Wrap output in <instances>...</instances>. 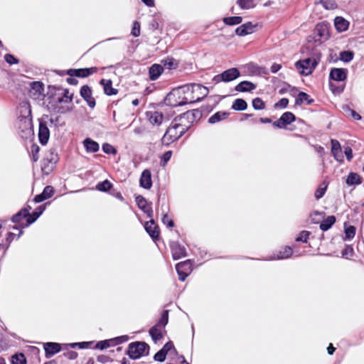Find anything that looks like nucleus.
<instances>
[{
  "label": "nucleus",
  "instance_id": "obj_1",
  "mask_svg": "<svg viewBox=\"0 0 364 364\" xmlns=\"http://www.w3.org/2000/svg\"><path fill=\"white\" fill-rule=\"evenodd\" d=\"M20 114L17 122L19 134L23 139H29L33 135L31 109L29 104L23 102L20 106Z\"/></svg>",
  "mask_w": 364,
  "mask_h": 364
},
{
  "label": "nucleus",
  "instance_id": "obj_2",
  "mask_svg": "<svg viewBox=\"0 0 364 364\" xmlns=\"http://www.w3.org/2000/svg\"><path fill=\"white\" fill-rule=\"evenodd\" d=\"M189 124L178 120V117H176L166 129L164 135L161 139L163 145L168 146L173 141L181 137L188 129Z\"/></svg>",
  "mask_w": 364,
  "mask_h": 364
},
{
  "label": "nucleus",
  "instance_id": "obj_3",
  "mask_svg": "<svg viewBox=\"0 0 364 364\" xmlns=\"http://www.w3.org/2000/svg\"><path fill=\"white\" fill-rule=\"evenodd\" d=\"M183 87H190V92L184 91L182 95L183 101H187V104L198 102L208 93L207 87L199 84L186 85Z\"/></svg>",
  "mask_w": 364,
  "mask_h": 364
},
{
  "label": "nucleus",
  "instance_id": "obj_4",
  "mask_svg": "<svg viewBox=\"0 0 364 364\" xmlns=\"http://www.w3.org/2000/svg\"><path fill=\"white\" fill-rule=\"evenodd\" d=\"M190 92L189 87H181L169 92L165 97V104L171 107L182 106L187 104V101H183V92Z\"/></svg>",
  "mask_w": 364,
  "mask_h": 364
},
{
  "label": "nucleus",
  "instance_id": "obj_5",
  "mask_svg": "<svg viewBox=\"0 0 364 364\" xmlns=\"http://www.w3.org/2000/svg\"><path fill=\"white\" fill-rule=\"evenodd\" d=\"M149 346L144 342L136 341L129 343L127 355L136 360L149 354Z\"/></svg>",
  "mask_w": 364,
  "mask_h": 364
},
{
  "label": "nucleus",
  "instance_id": "obj_6",
  "mask_svg": "<svg viewBox=\"0 0 364 364\" xmlns=\"http://www.w3.org/2000/svg\"><path fill=\"white\" fill-rule=\"evenodd\" d=\"M295 65L301 74L308 75L312 73L316 65V63L314 59L306 58L296 62Z\"/></svg>",
  "mask_w": 364,
  "mask_h": 364
},
{
  "label": "nucleus",
  "instance_id": "obj_7",
  "mask_svg": "<svg viewBox=\"0 0 364 364\" xmlns=\"http://www.w3.org/2000/svg\"><path fill=\"white\" fill-rule=\"evenodd\" d=\"M179 279L184 281L192 271V264L190 260L179 262L176 266Z\"/></svg>",
  "mask_w": 364,
  "mask_h": 364
},
{
  "label": "nucleus",
  "instance_id": "obj_8",
  "mask_svg": "<svg viewBox=\"0 0 364 364\" xmlns=\"http://www.w3.org/2000/svg\"><path fill=\"white\" fill-rule=\"evenodd\" d=\"M201 116V112L198 109H193L188 111L186 113L178 116V120H182L183 122L188 123L189 127L192 124Z\"/></svg>",
  "mask_w": 364,
  "mask_h": 364
},
{
  "label": "nucleus",
  "instance_id": "obj_9",
  "mask_svg": "<svg viewBox=\"0 0 364 364\" xmlns=\"http://www.w3.org/2000/svg\"><path fill=\"white\" fill-rule=\"evenodd\" d=\"M295 120V116L290 112H284L281 117L273 123V126L277 128H285L287 125L289 124Z\"/></svg>",
  "mask_w": 364,
  "mask_h": 364
},
{
  "label": "nucleus",
  "instance_id": "obj_10",
  "mask_svg": "<svg viewBox=\"0 0 364 364\" xmlns=\"http://www.w3.org/2000/svg\"><path fill=\"white\" fill-rule=\"evenodd\" d=\"M97 68L95 67L90 68H81V69H70L68 70L67 74L70 77L77 76L80 77H86L89 75L96 73Z\"/></svg>",
  "mask_w": 364,
  "mask_h": 364
},
{
  "label": "nucleus",
  "instance_id": "obj_11",
  "mask_svg": "<svg viewBox=\"0 0 364 364\" xmlns=\"http://www.w3.org/2000/svg\"><path fill=\"white\" fill-rule=\"evenodd\" d=\"M331 154L338 162L342 163L343 162V152L342 151L341 146L339 141L336 139H331Z\"/></svg>",
  "mask_w": 364,
  "mask_h": 364
},
{
  "label": "nucleus",
  "instance_id": "obj_12",
  "mask_svg": "<svg viewBox=\"0 0 364 364\" xmlns=\"http://www.w3.org/2000/svg\"><path fill=\"white\" fill-rule=\"evenodd\" d=\"M240 76V72L237 68H230L221 73L220 75H218L215 77H220L223 82H230L235 80Z\"/></svg>",
  "mask_w": 364,
  "mask_h": 364
},
{
  "label": "nucleus",
  "instance_id": "obj_13",
  "mask_svg": "<svg viewBox=\"0 0 364 364\" xmlns=\"http://www.w3.org/2000/svg\"><path fill=\"white\" fill-rule=\"evenodd\" d=\"M136 202L138 207L142 210L149 218H151L153 217L152 208L143 196H139L136 197Z\"/></svg>",
  "mask_w": 364,
  "mask_h": 364
},
{
  "label": "nucleus",
  "instance_id": "obj_14",
  "mask_svg": "<svg viewBox=\"0 0 364 364\" xmlns=\"http://www.w3.org/2000/svg\"><path fill=\"white\" fill-rule=\"evenodd\" d=\"M171 253L173 259H179L186 256V251L183 246L178 242H172L171 245Z\"/></svg>",
  "mask_w": 364,
  "mask_h": 364
},
{
  "label": "nucleus",
  "instance_id": "obj_15",
  "mask_svg": "<svg viewBox=\"0 0 364 364\" xmlns=\"http://www.w3.org/2000/svg\"><path fill=\"white\" fill-rule=\"evenodd\" d=\"M146 116L149 123L151 124L152 125L159 126L160 124H161L164 119V115L162 114V113L157 111L146 112Z\"/></svg>",
  "mask_w": 364,
  "mask_h": 364
},
{
  "label": "nucleus",
  "instance_id": "obj_16",
  "mask_svg": "<svg viewBox=\"0 0 364 364\" xmlns=\"http://www.w3.org/2000/svg\"><path fill=\"white\" fill-rule=\"evenodd\" d=\"M80 95L87 102L90 107H94L95 105V101L92 97V90L87 85H84L80 89Z\"/></svg>",
  "mask_w": 364,
  "mask_h": 364
},
{
  "label": "nucleus",
  "instance_id": "obj_17",
  "mask_svg": "<svg viewBox=\"0 0 364 364\" xmlns=\"http://www.w3.org/2000/svg\"><path fill=\"white\" fill-rule=\"evenodd\" d=\"M140 186L146 189H149L152 186L151 173L149 169H145L141 173L139 179Z\"/></svg>",
  "mask_w": 364,
  "mask_h": 364
},
{
  "label": "nucleus",
  "instance_id": "obj_18",
  "mask_svg": "<svg viewBox=\"0 0 364 364\" xmlns=\"http://www.w3.org/2000/svg\"><path fill=\"white\" fill-rule=\"evenodd\" d=\"M50 136V132L47 125L43 122H40L38 137L41 144L45 145L47 144Z\"/></svg>",
  "mask_w": 364,
  "mask_h": 364
},
{
  "label": "nucleus",
  "instance_id": "obj_19",
  "mask_svg": "<svg viewBox=\"0 0 364 364\" xmlns=\"http://www.w3.org/2000/svg\"><path fill=\"white\" fill-rule=\"evenodd\" d=\"M144 228L147 233L153 238L154 240L157 239L159 236V231L157 225L155 224L154 220H151L146 222L144 225Z\"/></svg>",
  "mask_w": 364,
  "mask_h": 364
},
{
  "label": "nucleus",
  "instance_id": "obj_20",
  "mask_svg": "<svg viewBox=\"0 0 364 364\" xmlns=\"http://www.w3.org/2000/svg\"><path fill=\"white\" fill-rule=\"evenodd\" d=\"M347 77V70L343 68H333L330 72V78L336 81H343Z\"/></svg>",
  "mask_w": 364,
  "mask_h": 364
},
{
  "label": "nucleus",
  "instance_id": "obj_21",
  "mask_svg": "<svg viewBox=\"0 0 364 364\" xmlns=\"http://www.w3.org/2000/svg\"><path fill=\"white\" fill-rule=\"evenodd\" d=\"M53 193H54L53 188L50 186H47L44 188L43 192L41 194L37 195L34 198V201L36 203H41L46 199H48L50 197H52Z\"/></svg>",
  "mask_w": 364,
  "mask_h": 364
},
{
  "label": "nucleus",
  "instance_id": "obj_22",
  "mask_svg": "<svg viewBox=\"0 0 364 364\" xmlns=\"http://www.w3.org/2000/svg\"><path fill=\"white\" fill-rule=\"evenodd\" d=\"M254 28L255 26L251 22H247L237 27L235 33L240 36H244L253 33Z\"/></svg>",
  "mask_w": 364,
  "mask_h": 364
},
{
  "label": "nucleus",
  "instance_id": "obj_23",
  "mask_svg": "<svg viewBox=\"0 0 364 364\" xmlns=\"http://www.w3.org/2000/svg\"><path fill=\"white\" fill-rule=\"evenodd\" d=\"M82 144L86 151L88 153H95L99 151V144L90 138H86Z\"/></svg>",
  "mask_w": 364,
  "mask_h": 364
},
{
  "label": "nucleus",
  "instance_id": "obj_24",
  "mask_svg": "<svg viewBox=\"0 0 364 364\" xmlns=\"http://www.w3.org/2000/svg\"><path fill=\"white\" fill-rule=\"evenodd\" d=\"M44 349L47 357L53 355L54 354L60 351V346L57 343H46L44 344Z\"/></svg>",
  "mask_w": 364,
  "mask_h": 364
},
{
  "label": "nucleus",
  "instance_id": "obj_25",
  "mask_svg": "<svg viewBox=\"0 0 364 364\" xmlns=\"http://www.w3.org/2000/svg\"><path fill=\"white\" fill-rule=\"evenodd\" d=\"M164 71V68L159 64H154L149 68V78L151 80H157Z\"/></svg>",
  "mask_w": 364,
  "mask_h": 364
},
{
  "label": "nucleus",
  "instance_id": "obj_26",
  "mask_svg": "<svg viewBox=\"0 0 364 364\" xmlns=\"http://www.w3.org/2000/svg\"><path fill=\"white\" fill-rule=\"evenodd\" d=\"M334 25L337 31H338L339 32H342L348 29L349 23L343 17L337 16L334 20Z\"/></svg>",
  "mask_w": 364,
  "mask_h": 364
},
{
  "label": "nucleus",
  "instance_id": "obj_27",
  "mask_svg": "<svg viewBox=\"0 0 364 364\" xmlns=\"http://www.w3.org/2000/svg\"><path fill=\"white\" fill-rule=\"evenodd\" d=\"M100 84L103 86L106 95H113L117 93V90L112 87V82L110 80L102 79Z\"/></svg>",
  "mask_w": 364,
  "mask_h": 364
},
{
  "label": "nucleus",
  "instance_id": "obj_28",
  "mask_svg": "<svg viewBox=\"0 0 364 364\" xmlns=\"http://www.w3.org/2000/svg\"><path fill=\"white\" fill-rule=\"evenodd\" d=\"M31 208L29 207L28 208H23L20 210L12 217V221L14 223H20L22 222L23 219H26V223L28 222V211Z\"/></svg>",
  "mask_w": 364,
  "mask_h": 364
},
{
  "label": "nucleus",
  "instance_id": "obj_29",
  "mask_svg": "<svg viewBox=\"0 0 364 364\" xmlns=\"http://www.w3.org/2000/svg\"><path fill=\"white\" fill-rule=\"evenodd\" d=\"M256 88V86L249 81H242L235 87L237 92H250Z\"/></svg>",
  "mask_w": 364,
  "mask_h": 364
},
{
  "label": "nucleus",
  "instance_id": "obj_30",
  "mask_svg": "<svg viewBox=\"0 0 364 364\" xmlns=\"http://www.w3.org/2000/svg\"><path fill=\"white\" fill-rule=\"evenodd\" d=\"M316 32L321 38L327 39L329 35L328 25L325 23L317 24L316 27Z\"/></svg>",
  "mask_w": 364,
  "mask_h": 364
},
{
  "label": "nucleus",
  "instance_id": "obj_31",
  "mask_svg": "<svg viewBox=\"0 0 364 364\" xmlns=\"http://www.w3.org/2000/svg\"><path fill=\"white\" fill-rule=\"evenodd\" d=\"M293 253V251H292V249L289 247V246H287V247H284L282 250H280L276 257H274L272 259H287V258H289V257L291 256Z\"/></svg>",
  "mask_w": 364,
  "mask_h": 364
},
{
  "label": "nucleus",
  "instance_id": "obj_32",
  "mask_svg": "<svg viewBox=\"0 0 364 364\" xmlns=\"http://www.w3.org/2000/svg\"><path fill=\"white\" fill-rule=\"evenodd\" d=\"M162 329L163 328L154 326L149 330V334L155 343L162 338Z\"/></svg>",
  "mask_w": 364,
  "mask_h": 364
},
{
  "label": "nucleus",
  "instance_id": "obj_33",
  "mask_svg": "<svg viewBox=\"0 0 364 364\" xmlns=\"http://www.w3.org/2000/svg\"><path fill=\"white\" fill-rule=\"evenodd\" d=\"M336 222V218L333 215L328 216L323 220L320 225V228L323 231L328 230Z\"/></svg>",
  "mask_w": 364,
  "mask_h": 364
},
{
  "label": "nucleus",
  "instance_id": "obj_34",
  "mask_svg": "<svg viewBox=\"0 0 364 364\" xmlns=\"http://www.w3.org/2000/svg\"><path fill=\"white\" fill-rule=\"evenodd\" d=\"M228 116V113L227 112H218L209 118L208 122L210 124H215L223 119H226Z\"/></svg>",
  "mask_w": 364,
  "mask_h": 364
},
{
  "label": "nucleus",
  "instance_id": "obj_35",
  "mask_svg": "<svg viewBox=\"0 0 364 364\" xmlns=\"http://www.w3.org/2000/svg\"><path fill=\"white\" fill-rule=\"evenodd\" d=\"M360 177L358 174L355 173H350L346 179V183L349 186L358 185L360 184Z\"/></svg>",
  "mask_w": 364,
  "mask_h": 364
},
{
  "label": "nucleus",
  "instance_id": "obj_36",
  "mask_svg": "<svg viewBox=\"0 0 364 364\" xmlns=\"http://www.w3.org/2000/svg\"><path fill=\"white\" fill-rule=\"evenodd\" d=\"M112 346H114V341L111 338V339L98 341L96 343L95 348L100 349V350H104V349L108 348Z\"/></svg>",
  "mask_w": 364,
  "mask_h": 364
},
{
  "label": "nucleus",
  "instance_id": "obj_37",
  "mask_svg": "<svg viewBox=\"0 0 364 364\" xmlns=\"http://www.w3.org/2000/svg\"><path fill=\"white\" fill-rule=\"evenodd\" d=\"M247 107V102L242 99H237L234 101L232 109L234 110L242 111L246 109Z\"/></svg>",
  "mask_w": 364,
  "mask_h": 364
},
{
  "label": "nucleus",
  "instance_id": "obj_38",
  "mask_svg": "<svg viewBox=\"0 0 364 364\" xmlns=\"http://www.w3.org/2000/svg\"><path fill=\"white\" fill-rule=\"evenodd\" d=\"M45 207H41V211L39 212H37V211H35L33 212L32 214H30L28 213V222L25 224V226H28L29 225H31V223H33V222H35L37 218L43 213V212L45 210Z\"/></svg>",
  "mask_w": 364,
  "mask_h": 364
},
{
  "label": "nucleus",
  "instance_id": "obj_39",
  "mask_svg": "<svg viewBox=\"0 0 364 364\" xmlns=\"http://www.w3.org/2000/svg\"><path fill=\"white\" fill-rule=\"evenodd\" d=\"M327 187H328V184L325 181H323L318 186V188L316 189V191H315V193H314V196L317 200L321 198L323 196V195L325 194L326 191L327 189Z\"/></svg>",
  "mask_w": 364,
  "mask_h": 364
},
{
  "label": "nucleus",
  "instance_id": "obj_40",
  "mask_svg": "<svg viewBox=\"0 0 364 364\" xmlns=\"http://www.w3.org/2000/svg\"><path fill=\"white\" fill-rule=\"evenodd\" d=\"M237 3L242 9H250L255 6L254 0H237Z\"/></svg>",
  "mask_w": 364,
  "mask_h": 364
},
{
  "label": "nucleus",
  "instance_id": "obj_41",
  "mask_svg": "<svg viewBox=\"0 0 364 364\" xmlns=\"http://www.w3.org/2000/svg\"><path fill=\"white\" fill-rule=\"evenodd\" d=\"M73 94L70 92L68 90H64L63 93V97H59L58 101L60 103H70L73 100Z\"/></svg>",
  "mask_w": 364,
  "mask_h": 364
},
{
  "label": "nucleus",
  "instance_id": "obj_42",
  "mask_svg": "<svg viewBox=\"0 0 364 364\" xmlns=\"http://www.w3.org/2000/svg\"><path fill=\"white\" fill-rule=\"evenodd\" d=\"M242 18L240 16H231L223 18V22L230 26L237 25L242 22Z\"/></svg>",
  "mask_w": 364,
  "mask_h": 364
},
{
  "label": "nucleus",
  "instance_id": "obj_43",
  "mask_svg": "<svg viewBox=\"0 0 364 364\" xmlns=\"http://www.w3.org/2000/svg\"><path fill=\"white\" fill-rule=\"evenodd\" d=\"M43 91V84L40 82L35 81L31 84V93L35 92L34 95H39Z\"/></svg>",
  "mask_w": 364,
  "mask_h": 364
},
{
  "label": "nucleus",
  "instance_id": "obj_44",
  "mask_svg": "<svg viewBox=\"0 0 364 364\" xmlns=\"http://www.w3.org/2000/svg\"><path fill=\"white\" fill-rule=\"evenodd\" d=\"M309 96L303 92H300L296 99V104L301 105L304 102H307L308 104H311L312 100H309Z\"/></svg>",
  "mask_w": 364,
  "mask_h": 364
},
{
  "label": "nucleus",
  "instance_id": "obj_45",
  "mask_svg": "<svg viewBox=\"0 0 364 364\" xmlns=\"http://www.w3.org/2000/svg\"><path fill=\"white\" fill-rule=\"evenodd\" d=\"M112 187V184L108 180H105L97 183L96 188L100 191H107L111 189Z\"/></svg>",
  "mask_w": 364,
  "mask_h": 364
},
{
  "label": "nucleus",
  "instance_id": "obj_46",
  "mask_svg": "<svg viewBox=\"0 0 364 364\" xmlns=\"http://www.w3.org/2000/svg\"><path fill=\"white\" fill-rule=\"evenodd\" d=\"M168 320V311L165 310L163 311L161 318L156 326H158L164 328L165 327V326L167 324Z\"/></svg>",
  "mask_w": 364,
  "mask_h": 364
},
{
  "label": "nucleus",
  "instance_id": "obj_47",
  "mask_svg": "<svg viewBox=\"0 0 364 364\" xmlns=\"http://www.w3.org/2000/svg\"><path fill=\"white\" fill-rule=\"evenodd\" d=\"M12 364H26V360L23 354H16L11 358Z\"/></svg>",
  "mask_w": 364,
  "mask_h": 364
},
{
  "label": "nucleus",
  "instance_id": "obj_48",
  "mask_svg": "<svg viewBox=\"0 0 364 364\" xmlns=\"http://www.w3.org/2000/svg\"><path fill=\"white\" fill-rule=\"evenodd\" d=\"M355 235V228L354 226H348L345 229V239L350 240L354 237Z\"/></svg>",
  "mask_w": 364,
  "mask_h": 364
},
{
  "label": "nucleus",
  "instance_id": "obj_49",
  "mask_svg": "<svg viewBox=\"0 0 364 364\" xmlns=\"http://www.w3.org/2000/svg\"><path fill=\"white\" fill-rule=\"evenodd\" d=\"M353 58V54L350 51H343L341 53V60L343 62H350Z\"/></svg>",
  "mask_w": 364,
  "mask_h": 364
},
{
  "label": "nucleus",
  "instance_id": "obj_50",
  "mask_svg": "<svg viewBox=\"0 0 364 364\" xmlns=\"http://www.w3.org/2000/svg\"><path fill=\"white\" fill-rule=\"evenodd\" d=\"M252 106L255 109H263L264 108V102L259 97H257L252 100Z\"/></svg>",
  "mask_w": 364,
  "mask_h": 364
},
{
  "label": "nucleus",
  "instance_id": "obj_51",
  "mask_svg": "<svg viewBox=\"0 0 364 364\" xmlns=\"http://www.w3.org/2000/svg\"><path fill=\"white\" fill-rule=\"evenodd\" d=\"M102 150L105 153L108 154H115L117 153V150L114 146L108 143H105L102 145Z\"/></svg>",
  "mask_w": 364,
  "mask_h": 364
},
{
  "label": "nucleus",
  "instance_id": "obj_52",
  "mask_svg": "<svg viewBox=\"0 0 364 364\" xmlns=\"http://www.w3.org/2000/svg\"><path fill=\"white\" fill-rule=\"evenodd\" d=\"M354 251L351 246L346 245L342 251V256L346 258H349L353 255Z\"/></svg>",
  "mask_w": 364,
  "mask_h": 364
},
{
  "label": "nucleus",
  "instance_id": "obj_53",
  "mask_svg": "<svg viewBox=\"0 0 364 364\" xmlns=\"http://www.w3.org/2000/svg\"><path fill=\"white\" fill-rule=\"evenodd\" d=\"M320 1L326 9H333L336 7L334 0H320Z\"/></svg>",
  "mask_w": 364,
  "mask_h": 364
},
{
  "label": "nucleus",
  "instance_id": "obj_54",
  "mask_svg": "<svg viewBox=\"0 0 364 364\" xmlns=\"http://www.w3.org/2000/svg\"><path fill=\"white\" fill-rule=\"evenodd\" d=\"M132 35L138 37L140 35V24L138 21H134L132 29Z\"/></svg>",
  "mask_w": 364,
  "mask_h": 364
},
{
  "label": "nucleus",
  "instance_id": "obj_55",
  "mask_svg": "<svg viewBox=\"0 0 364 364\" xmlns=\"http://www.w3.org/2000/svg\"><path fill=\"white\" fill-rule=\"evenodd\" d=\"M112 340L114 341V346H115L118 344L127 342L129 340V336H126V335L121 336H118V337L112 338Z\"/></svg>",
  "mask_w": 364,
  "mask_h": 364
},
{
  "label": "nucleus",
  "instance_id": "obj_56",
  "mask_svg": "<svg viewBox=\"0 0 364 364\" xmlns=\"http://www.w3.org/2000/svg\"><path fill=\"white\" fill-rule=\"evenodd\" d=\"M309 235V232L302 231L300 232L299 236L296 238V241L306 242Z\"/></svg>",
  "mask_w": 364,
  "mask_h": 364
},
{
  "label": "nucleus",
  "instance_id": "obj_57",
  "mask_svg": "<svg viewBox=\"0 0 364 364\" xmlns=\"http://www.w3.org/2000/svg\"><path fill=\"white\" fill-rule=\"evenodd\" d=\"M162 222L164 225H166L168 228H172L174 225L173 220L169 218L168 214L164 215L163 218H162Z\"/></svg>",
  "mask_w": 364,
  "mask_h": 364
},
{
  "label": "nucleus",
  "instance_id": "obj_58",
  "mask_svg": "<svg viewBox=\"0 0 364 364\" xmlns=\"http://www.w3.org/2000/svg\"><path fill=\"white\" fill-rule=\"evenodd\" d=\"M4 59L6 62L10 65L17 64L18 63V60L11 54H6L4 55Z\"/></svg>",
  "mask_w": 364,
  "mask_h": 364
},
{
  "label": "nucleus",
  "instance_id": "obj_59",
  "mask_svg": "<svg viewBox=\"0 0 364 364\" xmlns=\"http://www.w3.org/2000/svg\"><path fill=\"white\" fill-rule=\"evenodd\" d=\"M166 353L160 350L154 355V360L156 361L162 362L166 359Z\"/></svg>",
  "mask_w": 364,
  "mask_h": 364
},
{
  "label": "nucleus",
  "instance_id": "obj_60",
  "mask_svg": "<svg viewBox=\"0 0 364 364\" xmlns=\"http://www.w3.org/2000/svg\"><path fill=\"white\" fill-rule=\"evenodd\" d=\"M288 99L282 98L274 105V107L276 108H285L288 105Z\"/></svg>",
  "mask_w": 364,
  "mask_h": 364
},
{
  "label": "nucleus",
  "instance_id": "obj_61",
  "mask_svg": "<svg viewBox=\"0 0 364 364\" xmlns=\"http://www.w3.org/2000/svg\"><path fill=\"white\" fill-rule=\"evenodd\" d=\"M348 161H350L353 159V151L352 149L350 146H346L344 147L343 153Z\"/></svg>",
  "mask_w": 364,
  "mask_h": 364
},
{
  "label": "nucleus",
  "instance_id": "obj_62",
  "mask_svg": "<svg viewBox=\"0 0 364 364\" xmlns=\"http://www.w3.org/2000/svg\"><path fill=\"white\" fill-rule=\"evenodd\" d=\"M172 349L174 350L173 343H166L164 345V346L163 347L161 350L167 354Z\"/></svg>",
  "mask_w": 364,
  "mask_h": 364
},
{
  "label": "nucleus",
  "instance_id": "obj_63",
  "mask_svg": "<svg viewBox=\"0 0 364 364\" xmlns=\"http://www.w3.org/2000/svg\"><path fill=\"white\" fill-rule=\"evenodd\" d=\"M65 355L69 360H75L77 357V353L75 351H69Z\"/></svg>",
  "mask_w": 364,
  "mask_h": 364
},
{
  "label": "nucleus",
  "instance_id": "obj_64",
  "mask_svg": "<svg viewBox=\"0 0 364 364\" xmlns=\"http://www.w3.org/2000/svg\"><path fill=\"white\" fill-rule=\"evenodd\" d=\"M97 361H99L100 363H106L109 362V357L107 355H100L97 356Z\"/></svg>",
  "mask_w": 364,
  "mask_h": 364
}]
</instances>
